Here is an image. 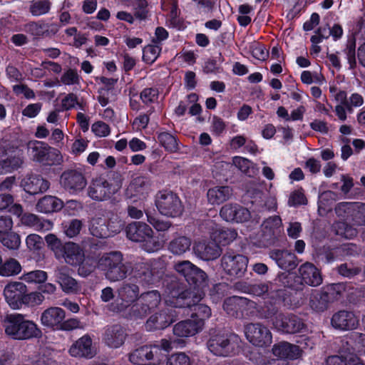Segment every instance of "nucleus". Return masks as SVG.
<instances>
[{"mask_svg":"<svg viewBox=\"0 0 365 365\" xmlns=\"http://www.w3.org/2000/svg\"><path fill=\"white\" fill-rule=\"evenodd\" d=\"M63 207V201L54 196L46 195L38 200L36 205L38 212L48 213L57 212Z\"/></svg>","mask_w":365,"mask_h":365,"instance_id":"4c0bfd02","label":"nucleus"},{"mask_svg":"<svg viewBox=\"0 0 365 365\" xmlns=\"http://www.w3.org/2000/svg\"><path fill=\"white\" fill-rule=\"evenodd\" d=\"M22 225L33 228L36 231L46 232L53 228V224L49 220L31 214L25 213L21 217Z\"/></svg>","mask_w":365,"mask_h":365,"instance_id":"72a5a7b5","label":"nucleus"},{"mask_svg":"<svg viewBox=\"0 0 365 365\" xmlns=\"http://www.w3.org/2000/svg\"><path fill=\"white\" fill-rule=\"evenodd\" d=\"M244 292H247L257 297H264L268 292V284L264 283L255 284L252 285L245 286L240 288Z\"/></svg>","mask_w":365,"mask_h":365,"instance_id":"bf43d9fd","label":"nucleus"},{"mask_svg":"<svg viewBox=\"0 0 365 365\" xmlns=\"http://www.w3.org/2000/svg\"><path fill=\"white\" fill-rule=\"evenodd\" d=\"M20 279L29 284H39L46 282L48 274L43 270L36 269L24 273Z\"/></svg>","mask_w":365,"mask_h":365,"instance_id":"c03bdc74","label":"nucleus"},{"mask_svg":"<svg viewBox=\"0 0 365 365\" xmlns=\"http://www.w3.org/2000/svg\"><path fill=\"white\" fill-rule=\"evenodd\" d=\"M139 287L133 283H123L118 289V297L121 301L119 307H117L118 312H122L125 308L130 306L132 303L139 299Z\"/></svg>","mask_w":365,"mask_h":365,"instance_id":"393cba45","label":"nucleus"},{"mask_svg":"<svg viewBox=\"0 0 365 365\" xmlns=\"http://www.w3.org/2000/svg\"><path fill=\"white\" fill-rule=\"evenodd\" d=\"M120 178L106 179L103 176L93 178L88 187L87 194L93 200L103 201L111 197L121 187Z\"/></svg>","mask_w":365,"mask_h":365,"instance_id":"6e6552de","label":"nucleus"},{"mask_svg":"<svg viewBox=\"0 0 365 365\" xmlns=\"http://www.w3.org/2000/svg\"><path fill=\"white\" fill-rule=\"evenodd\" d=\"M220 216L228 222L242 223L250 218L251 214L248 209L237 203H227L221 207Z\"/></svg>","mask_w":365,"mask_h":365,"instance_id":"4468645a","label":"nucleus"},{"mask_svg":"<svg viewBox=\"0 0 365 365\" xmlns=\"http://www.w3.org/2000/svg\"><path fill=\"white\" fill-rule=\"evenodd\" d=\"M123 255L119 252L103 255L98 262V267L105 272V276L110 282H117L126 277L130 266L123 263Z\"/></svg>","mask_w":365,"mask_h":365,"instance_id":"20e7f679","label":"nucleus"},{"mask_svg":"<svg viewBox=\"0 0 365 365\" xmlns=\"http://www.w3.org/2000/svg\"><path fill=\"white\" fill-rule=\"evenodd\" d=\"M331 324L334 327L342 330L353 329L357 327L359 319L351 312L340 311L333 315Z\"/></svg>","mask_w":365,"mask_h":365,"instance_id":"c756f323","label":"nucleus"},{"mask_svg":"<svg viewBox=\"0 0 365 365\" xmlns=\"http://www.w3.org/2000/svg\"><path fill=\"white\" fill-rule=\"evenodd\" d=\"M170 294V297H166L165 298V302L167 305L179 308L185 307L192 308L193 312L191 317L195 319V320H202L203 327L205 326V321L211 316V309L204 304H199L204 296L202 292L197 290L195 292L186 290L177 296V292L172 291Z\"/></svg>","mask_w":365,"mask_h":365,"instance_id":"f03ea898","label":"nucleus"},{"mask_svg":"<svg viewBox=\"0 0 365 365\" xmlns=\"http://www.w3.org/2000/svg\"><path fill=\"white\" fill-rule=\"evenodd\" d=\"M51 7L49 0H33L30 4V12L33 16H39L48 13Z\"/></svg>","mask_w":365,"mask_h":365,"instance_id":"8fccbe9b","label":"nucleus"},{"mask_svg":"<svg viewBox=\"0 0 365 365\" xmlns=\"http://www.w3.org/2000/svg\"><path fill=\"white\" fill-rule=\"evenodd\" d=\"M162 50L161 45L156 43L153 41V43L145 46L143 49V59L149 64L154 63L158 58Z\"/></svg>","mask_w":365,"mask_h":365,"instance_id":"de8ad7c7","label":"nucleus"},{"mask_svg":"<svg viewBox=\"0 0 365 365\" xmlns=\"http://www.w3.org/2000/svg\"><path fill=\"white\" fill-rule=\"evenodd\" d=\"M114 89L110 88H103L98 91L97 98L98 103L103 107L106 106L112 100L114 96Z\"/></svg>","mask_w":365,"mask_h":365,"instance_id":"69168bd1","label":"nucleus"},{"mask_svg":"<svg viewBox=\"0 0 365 365\" xmlns=\"http://www.w3.org/2000/svg\"><path fill=\"white\" fill-rule=\"evenodd\" d=\"M161 302V295L157 290H151L142 293L139 297V303L133 304L128 314L131 319H143L158 307Z\"/></svg>","mask_w":365,"mask_h":365,"instance_id":"1a4fd4ad","label":"nucleus"},{"mask_svg":"<svg viewBox=\"0 0 365 365\" xmlns=\"http://www.w3.org/2000/svg\"><path fill=\"white\" fill-rule=\"evenodd\" d=\"M91 131L98 138H106L110 134V127L105 122L98 120L92 124Z\"/></svg>","mask_w":365,"mask_h":365,"instance_id":"4d7b16f0","label":"nucleus"},{"mask_svg":"<svg viewBox=\"0 0 365 365\" xmlns=\"http://www.w3.org/2000/svg\"><path fill=\"white\" fill-rule=\"evenodd\" d=\"M26 286L20 282H11L4 289V296L6 302L14 309H19L23 304Z\"/></svg>","mask_w":365,"mask_h":365,"instance_id":"2eb2a0df","label":"nucleus"},{"mask_svg":"<svg viewBox=\"0 0 365 365\" xmlns=\"http://www.w3.org/2000/svg\"><path fill=\"white\" fill-rule=\"evenodd\" d=\"M68 353L73 357L92 359L96 354V349L91 337L85 334L71 346Z\"/></svg>","mask_w":365,"mask_h":365,"instance_id":"dca6fc26","label":"nucleus"},{"mask_svg":"<svg viewBox=\"0 0 365 365\" xmlns=\"http://www.w3.org/2000/svg\"><path fill=\"white\" fill-rule=\"evenodd\" d=\"M5 332L11 338L18 340L38 337L41 331L32 321L26 320L21 314H11L5 326Z\"/></svg>","mask_w":365,"mask_h":365,"instance_id":"7ed1b4c3","label":"nucleus"},{"mask_svg":"<svg viewBox=\"0 0 365 365\" xmlns=\"http://www.w3.org/2000/svg\"><path fill=\"white\" fill-rule=\"evenodd\" d=\"M149 181L143 177L134 178L128 186L125 195L133 202L144 200L150 192Z\"/></svg>","mask_w":365,"mask_h":365,"instance_id":"f3484780","label":"nucleus"},{"mask_svg":"<svg viewBox=\"0 0 365 365\" xmlns=\"http://www.w3.org/2000/svg\"><path fill=\"white\" fill-rule=\"evenodd\" d=\"M81 228L82 222L80 220L74 219L65 225L64 232L67 237L72 238L80 233Z\"/></svg>","mask_w":365,"mask_h":365,"instance_id":"e2e57ef3","label":"nucleus"},{"mask_svg":"<svg viewBox=\"0 0 365 365\" xmlns=\"http://www.w3.org/2000/svg\"><path fill=\"white\" fill-rule=\"evenodd\" d=\"M81 81V77L78 73V71L73 68L66 70L60 78V83L64 86H73L74 88L80 86Z\"/></svg>","mask_w":365,"mask_h":365,"instance_id":"a18cd8bd","label":"nucleus"},{"mask_svg":"<svg viewBox=\"0 0 365 365\" xmlns=\"http://www.w3.org/2000/svg\"><path fill=\"white\" fill-rule=\"evenodd\" d=\"M24 190L31 195L46 191L49 187V182L39 175H29L21 181Z\"/></svg>","mask_w":365,"mask_h":365,"instance_id":"2f4dec72","label":"nucleus"},{"mask_svg":"<svg viewBox=\"0 0 365 365\" xmlns=\"http://www.w3.org/2000/svg\"><path fill=\"white\" fill-rule=\"evenodd\" d=\"M26 244L31 251H37L43 246V241L41 236L37 234H30L26 238Z\"/></svg>","mask_w":365,"mask_h":365,"instance_id":"0e129e2a","label":"nucleus"},{"mask_svg":"<svg viewBox=\"0 0 365 365\" xmlns=\"http://www.w3.org/2000/svg\"><path fill=\"white\" fill-rule=\"evenodd\" d=\"M193 252L198 258L209 261L217 259L221 254V249L216 242L200 240L195 242Z\"/></svg>","mask_w":365,"mask_h":365,"instance_id":"6ab92c4d","label":"nucleus"},{"mask_svg":"<svg viewBox=\"0 0 365 365\" xmlns=\"http://www.w3.org/2000/svg\"><path fill=\"white\" fill-rule=\"evenodd\" d=\"M272 353L281 359H296L301 356L302 351L298 346L282 341L274 344Z\"/></svg>","mask_w":365,"mask_h":365,"instance_id":"473e14b6","label":"nucleus"},{"mask_svg":"<svg viewBox=\"0 0 365 365\" xmlns=\"http://www.w3.org/2000/svg\"><path fill=\"white\" fill-rule=\"evenodd\" d=\"M299 274L302 282L312 287H317L322 283L320 270L312 263L306 262L299 268Z\"/></svg>","mask_w":365,"mask_h":365,"instance_id":"cd10ccee","label":"nucleus"},{"mask_svg":"<svg viewBox=\"0 0 365 365\" xmlns=\"http://www.w3.org/2000/svg\"><path fill=\"white\" fill-rule=\"evenodd\" d=\"M202 320H195L192 317L177 323L173 327V334L180 338H187L196 335L203 329Z\"/></svg>","mask_w":365,"mask_h":365,"instance_id":"5701e85b","label":"nucleus"},{"mask_svg":"<svg viewBox=\"0 0 365 365\" xmlns=\"http://www.w3.org/2000/svg\"><path fill=\"white\" fill-rule=\"evenodd\" d=\"M61 183L71 193L76 194L86 187V180L81 172L71 170L61 175Z\"/></svg>","mask_w":365,"mask_h":365,"instance_id":"a211bd4d","label":"nucleus"},{"mask_svg":"<svg viewBox=\"0 0 365 365\" xmlns=\"http://www.w3.org/2000/svg\"><path fill=\"white\" fill-rule=\"evenodd\" d=\"M241 339L235 334H221L211 336L207 348L211 353L219 356H231L240 348Z\"/></svg>","mask_w":365,"mask_h":365,"instance_id":"0eeeda50","label":"nucleus"},{"mask_svg":"<svg viewBox=\"0 0 365 365\" xmlns=\"http://www.w3.org/2000/svg\"><path fill=\"white\" fill-rule=\"evenodd\" d=\"M126 336L124 329L116 324L104 328L102 340L107 346L117 349L124 344Z\"/></svg>","mask_w":365,"mask_h":365,"instance_id":"4be33fe9","label":"nucleus"},{"mask_svg":"<svg viewBox=\"0 0 365 365\" xmlns=\"http://www.w3.org/2000/svg\"><path fill=\"white\" fill-rule=\"evenodd\" d=\"M158 355L159 345L149 344L135 349L129 354L128 359L135 365H140L145 361L154 359L155 357L158 358Z\"/></svg>","mask_w":365,"mask_h":365,"instance_id":"bb28decb","label":"nucleus"},{"mask_svg":"<svg viewBox=\"0 0 365 365\" xmlns=\"http://www.w3.org/2000/svg\"><path fill=\"white\" fill-rule=\"evenodd\" d=\"M108 217L107 227L108 228V237L118 233L123 227L124 223L120 217L114 214Z\"/></svg>","mask_w":365,"mask_h":365,"instance_id":"6e6d98bb","label":"nucleus"},{"mask_svg":"<svg viewBox=\"0 0 365 365\" xmlns=\"http://www.w3.org/2000/svg\"><path fill=\"white\" fill-rule=\"evenodd\" d=\"M155 205L160 213L167 217H178L183 211L180 199L171 191L160 192L156 196Z\"/></svg>","mask_w":365,"mask_h":365,"instance_id":"9d476101","label":"nucleus"},{"mask_svg":"<svg viewBox=\"0 0 365 365\" xmlns=\"http://www.w3.org/2000/svg\"><path fill=\"white\" fill-rule=\"evenodd\" d=\"M192 240L183 235H178L172 239L168 245L170 252L176 256H181L190 250Z\"/></svg>","mask_w":365,"mask_h":365,"instance_id":"e433bc0d","label":"nucleus"},{"mask_svg":"<svg viewBox=\"0 0 365 365\" xmlns=\"http://www.w3.org/2000/svg\"><path fill=\"white\" fill-rule=\"evenodd\" d=\"M244 331L248 341L255 346L267 347L272 343V334L262 323H249L245 325Z\"/></svg>","mask_w":365,"mask_h":365,"instance_id":"f8f14e48","label":"nucleus"},{"mask_svg":"<svg viewBox=\"0 0 365 365\" xmlns=\"http://www.w3.org/2000/svg\"><path fill=\"white\" fill-rule=\"evenodd\" d=\"M336 200V194L331 191H326L322 193L319 197V212L320 215L329 210L331 204Z\"/></svg>","mask_w":365,"mask_h":365,"instance_id":"3c124183","label":"nucleus"},{"mask_svg":"<svg viewBox=\"0 0 365 365\" xmlns=\"http://www.w3.org/2000/svg\"><path fill=\"white\" fill-rule=\"evenodd\" d=\"M22 267L18 260L9 258L2 264L0 267V276L9 277L16 276L21 272Z\"/></svg>","mask_w":365,"mask_h":365,"instance_id":"37998d69","label":"nucleus"},{"mask_svg":"<svg viewBox=\"0 0 365 365\" xmlns=\"http://www.w3.org/2000/svg\"><path fill=\"white\" fill-rule=\"evenodd\" d=\"M61 252V255H57L56 258L63 259L67 264L73 266L79 264L84 258L83 250L73 242L64 243Z\"/></svg>","mask_w":365,"mask_h":365,"instance_id":"a878e982","label":"nucleus"},{"mask_svg":"<svg viewBox=\"0 0 365 365\" xmlns=\"http://www.w3.org/2000/svg\"><path fill=\"white\" fill-rule=\"evenodd\" d=\"M173 322L170 315L165 313H156L148 319L146 327L148 330L162 329L169 326Z\"/></svg>","mask_w":365,"mask_h":365,"instance_id":"ea45409f","label":"nucleus"},{"mask_svg":"<svg viewBox=\"0 0 365 365\" xmlns=\"http://www.w3.org/2000/svg\"><path fill=\"white\" fill-rule=\"evenodd\" d=\"M327 365H363L360 359L353 353L341 356H331L327 361Z\"/></svg>","mask_w":365,"mask_h":365,"instance_id":"79ce46f5","label":"nucleus"},{"mask_svg":"<svg viewBox=\"0 0 365 365\" xmlns=\"http://www.w3.org/2000/svg\"><path fill=\"white\" fill-rule=\"evenodd\" d=\"M1 244L9 250H18L21 245V237L19 234L12 230L0 237Z\"/></svg>","mask_w":365,"mask_h":365,"instance_id":"09e8293b","label":"nucleus"},{"mask_svg":"<svg viewBox=\"0 0 365 365\" xmlns=\"http://www.w3.org/2000/svg\"><path fill=\"white\" fill-rule=\"evenodd\" d=\"M262 230L267 237L279 235L282 230L281 218L279 216L267 218L262 225Z\"/></svg>","mask_w":365,"mask_h":365,"instance_id":"a19ab883","label":"nucleus"},{"mask_svg":"<svg viewBox=\"0 0 365 365\" xmlns=\"http://www.w3.org/2000/svg\"><path fill=\"white\" fill-rule=\"evenodd\" d=\"M190 357L184 352L171 354L167 359L166 365H190Z\"/></svg>","mask_w":365,"mask_h":365,"instance_id":"052dcab7","label":"nucleus"},{"mask_svg":"<svg viewBox=\"0 0 365 365\" xmlns=\"http://www.w3.org/2000/svg\"><path fill=\"white\" fill-rule=\"evenodd\" d=\"M126 235L130 240L142 242L143 250L148 252H156L161 247L160 242L153 236L152 229L144 222L129 224L126 227Z\"/></svg>","mask_w":365,"mask_h":365,"instance_id":"423d86ee","label":"nucleus"},{"mask_svg":"<svg viewBox=\"0 0 365 365\" xmlns=\"http://www.w3.org/2000/svg\"><path fill=\"white\" fill-rule=\"evenodd\" d=\"M237 232L232 228L217 227L211 233V237L222 245L231 243L236 239Z\"/></svg>","mask_w":365,"mask_h":365,"instance_id":"58836bf2","label":"nucleus"},{"mask_svg":"<svg viewBox=\"0 0 365 365\" xmlns=\"http://www.w3.org/2000/svg\"><path fill=\"white\" fill-rule=\"evenodd\" d=\"M242 297L234 296L225 299L223 304L225 311L230 315L240 317V309Z\"/></svg>","mask_w":365,"mask_h":365,"instance_id":"603ef678","label":"nucleus"},{"mask_svg":"<svg viewBox=\"0 0 365 365\" xmlns=\"http://www.w3.org/2000/svg\"><path fill=\"white\" fill-rule=\"evenodd\" d=\"M248 259L235 252H226L221 259V267L231 277H240L246 272Z\"/></svg>","mask_w":365,"mask_h":365,"instance_id":"ddd939ff","label":"nucleus"},{"mask_svg":"<svg viewBox=\"0 0 365 365\" xmlns=\"http://www.w3.org/2000/svg\"><path fill=\"white\" fill-rule=\"evenodd\" d=\"M66 318L65 311L58 307H51L45 309L41 315L43 326L53 330H59L62 322Z\"/></svg>","mask_w":365,"mask_h":365,"instance_id":"b1692460","label":"nucleus"},{"mask_svg":"<svg viewBox=\"0 0 365 365\" xmlns=\"http://www.w3.org/2000/svg\"><path fill=\"white\" fill-rule=\"evenodd\" d=\"M66 267H58L55 271L56 282L60 285L63 292L66 294L77 293L81 287L77 281L71 277Z\"/></svg>","mask_w":365,"mask_h":365,"instance_id":"c85d7f7f","label":"nucleus"},{"mask_svg":"<svg viewBox=\"0 0 365 365\" xmlns=\"http://www.w3.org/2000/svg\"><path fill=\"white\" fill-rule=\"evenodd\" d=\"M108 217L103 214H96L89 222V231L96 237L103 238L108 237V228L107 227Z\"/></svg>","mask_w":365,"mask_h":365,"instance_id":"c9c22d12","label":"nucleus"},{"mask_svg":"<svg viewBox=\"0 0 365 365\" xmlns=\"http://www.w3.org/2000/svg\"><path fill=\"white\" fill-rule=\"evenodd\" d=\"M96 264L97 263L94 259L84 257L82 262L78 264L79 266L78 269V274L81 276L87 277L95 269Z\"/></svg>","mask_w":365,"mask_h":365,"instance_id":"13d9d810","label":"nucleus"},{"mask_svg":"<svg viewBox=\"0 0 365 365\" xmlns=\"http://www.w3.org/2000/svg\"><path fill=\"white\" fill-rule=\"evenodd\" d=\"M338 220L333 230L338 235L351 239L357 235L355 226L365 225V203L342 202L335 208Z\"/></svg>","mask_w":365,"mask_h":365,"instance_id":"f257e3e1","label":"nucleus"},{"mask_svg":"<svg viewBox=\"0 0 365 365\" xmlns=\"http://www.w3.org/2000/svg\"><path fill=\"white\" fill-rule=\"evenodd\" d=\"M232 196V189L229 186H215L207 192L208 203L219 205L227 201Z\"/></svg>","mask_w":365,"mask_h":365,"instance_id":"f704fd0d","label":"nucleus"},{"mask_svg":"<svg viewBox=\"0 0 365 365\" xmlns=\"http://www.w3.org/2000/svg\"><path fill=\"white\" fill-rule=\"evenodd\" d=\"M126 6L134 10L135 17L140 21L147 17L148 2L146 0H127Z\"/></svg>","mask_w":365,"mask_h":365,"instance_id":"49530a36","label":"nucleus"},{"mask_svg":"<svg viewBox=\"0 0 365 365\" xmlns=\"http://www.w3.org/2000/svg\"><path fill=\"white\" fill-rule=\"evenodd\" d=\"M335 288L331 286L323 289L322 291L314 290L310 297V307L315 312H324L328 307L329 303L335 299Z\"/></svg>","mask_w":365,"mask_h":365,"instance_id":"aec40b11","label":"nucleus"},{"mask_svg":"<svg viewBox=\"0 0 365 365\" xmlns=\"http://www.w3.org/2000/svg\"><path fill=\"white\" fill-rule=\"evenodd\" d=\"M28 152L35 160H58V150L42 141H30Z\"/></svg>","mask_w":365,"mask_h":365,"instance_id":"412c9836","label":"nucleus"},{"mask_svg":"<svg viewBox=\"0 0 365 365\" xmlns=\"http://www.w3.org/2000/svg\"><path fill=\"white\" fill-rule=\"evenodd\" d=\"M261 317L266 319H271L274 329L284 334L298 333L305 327L302 319L297 316L292 314L277 313L275 307L268 309L261 314Z\"/></svg>","mask_w":365,"mask_h":365,"instance_id":"39448f33","label":"nucleus"},{"mask_svg":"<svg viewBox=\"0 0 365 365\" xmlns=\"http://www.w3.org/2000/svg\"><path fill=\"white\" fill-rule=\"evenodd\" d=\"M252 56L259 61H264L268 57L269 53L264 45L255 43L250 46Z\"/></svg>","mask_w":365,"mask_h":365,"instance_id":"338daca9","label":"nucleus"},{"mask_svg":"<svg viewBox=\"0 0 365 365\" xmlns=\"http://www.w3.org/2000/svg\"><path fill=\"white\" fill-rule=\"evenodd\" d=\"M158 98V91L156 88H145L140 93V99L145 104H150L155 102Z\"/></svg>","mask_w":365,"mask_h":365,"instance_id":"774afa93","label":"nucleus"},{"mask_svg":"<svg viewBox=\"0 0 365 365\" xmlns=\"http://www.w3.org/2000/svg\"><path fill=\"white\" fill-rule=\"evenodd\" d=\"M45 240L48 245V247L52 250L55 257L61 255V250L62 249L63 244L61 241L53 234H48L46 236Z\"/></svg>","mask_w":365,"mask_h":365,"instance_id":"680f3d73","label":"nucleus"},{"mask_svg":"<svg viewBox=\"0 0 365 365\" xmlns=\"http://www.w3.org/2000/svg\"><path fill=\"white\" fill-rule=\"evenodd\" d=\"M269 256L282 269L292 270L297 265L294 254L287 250H273Z\"/></svg>","mask_w":365,"mask_h":365,"instance_id":"7c9ffc66","label":"nucleus"},{"mask_svg":"<svg viewBox=\"0 0 365 365\" xmlns=\"http://www.w3.org/2000/svg\"><path fill=\"white\" fill-rule=\"evenodd\" d=\"M174 269L190 284L200 288L207 284L206 273L189 260L180 261L174 265Z\"/></svg>","mask_w":365,"mask_h":365,"instance_id":"9b49d317","label":"nucleus"},{"mask_svg":"<svg viewBox=\"0 0 365 365\" xmlns=\"http://www.w3.org/2000/svg\"><path fill=\"white\" fill-rule=\"evenodd\" d=\"M160 143L168 151L177 149V140L173 135L167 132L160 133L158 135Z\"/></svg>","mask_w":365,"mask_h":365,"instance_id":"5fc2aeb1","label":"nucleus"},{"mask_svg":"<svg viewBox=\"0 0 365 365\" xmlns=\"http://www.w3.org/2000/svg\"><path fill=\"white\" fill-rule=\"evenodd\" d=\"M257 304L247 298L242 297L240 302V317H250L255 314L257 312Z\"/></svg>","mask_w":365,"mask_h":365,"instance_id":"864d4df0","label":"nucleus"}]
</instances>
